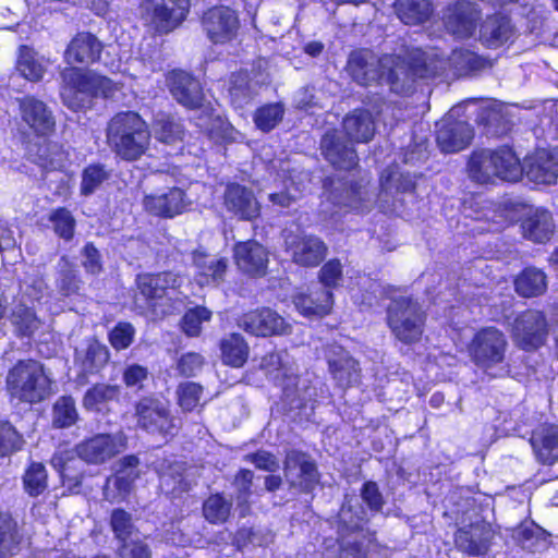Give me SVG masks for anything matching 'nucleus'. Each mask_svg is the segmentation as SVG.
I'll return each instance as SVG.
<instances>
[{"instance_id":"f257e3e1","label":"nucleus","mask_w":558,"mask_h":558,"mask_svg":"<svg viewBox=\"0 0 558 558\" xmlns=\"http://www.w3.org/2000/svg\"><path fill=\"white\" fill-rule=\"evenodd\" d=\"M53 380L45 365L36 360H19L4 378V391L11 405L33 407L48 400L53 392Z\"/></svg>"},{"instance_id":"f03ea898","label":"nucleus","mask_w":558,"mask_h":558,"mask_svg":"<svg viewBox=\"0 0 558 558\" xmlns=\"http://www.w3.org/2000/svg\"><path fill=\"white\" fill-rule=\"evenodd\" d=\"M167 81L170 92L178 102L186 108L201 110V113L194 118L199 129L211 137L235 140L231 135L232 128L219 116H215L209 106L203 104L204 96L198 81L183 71L171 72Z\"/></svg>"},{"instance_id":"7ed1b4c3","label":"nucleus","mask_w":558,"mask_h":558,"mask_svg":"<svg viewBox=\"0 0 558 558\" xmlns=\"http://www.w3.org/2000/svg\"><path fill=\"white\" fill-rule=\"evenodd\" d=\"M150 134L145 121L135 112L117 114L108 126V142L121 158L135 160L147 149Z\"/></svg>"},{"instance_id":"20e7f679","label":"nucleus","mask_w":558,"mask_h":558,"mask_svg":"<svg viewBox=\"0 0 558 558\" xmlns=\"http://www.w3.org/2000/svg\"><path fill=\"white\" fill-rule=\"evenodd\" d=\"M63 87L61 97L63 104L72 110L85 107L93 96L111 97L119 85L106 76L94 72L69 68L62 72Z\"/></svg>"},{"instance_id":"39448f33","label":"nucleus","mask_w":558,"mask_h":558,"mask_svg":"<svg viewBox=\"0 0 558 558\" xmlns=\"http://www.w3.org/2000/svg\"><path fill=\"white\" fill-rule=\"evenodd\" d=\"M468 170L471 179L480 183H488L495 178L514 182L522 177L521 162L508 147L473 153Z\"/></svg>"},{"instance_id":"423d86ee","label":"nucleus","mask_w":558,"mask_h":558,"mask_svg":"<svg viewBox=\"0 0 558 558\" xmlns=\"http://www.w3.org/2000/svg\"><path fill=\"white\" fill-rule=\"evenodd\" d=\"M425 316L417 302L409 298L392 300L387 310V323L393 336L404 344H413L423 335Z\"/></svg>"},{"instance_id":"0eeeda50","label":"nucleus","mask_w":558,"mask_h":558,"mask_svg":"<svg viewBox=\"0 0 558 558\" xmlns=\"http://www.w3.org/2000/svg\"><path fill=\"white\" fill-rule=\"evenodd\" d=\"M133 417L137 428L147 434L162 437L174 435L175 418L169 404L153 395L143 396L135 401Z\"/></svg>"},{"instance_id":"6e6552de","label":"nucleus","mask_w":558,"mask_h":558,"mask_svg":"<svg viewBox=\"0 0 558 558\" xmlns=\"http://www.w3.org/2000/svg\"><path fill=\"white\" fill-rule=\"evenodd\" d=\"M496 531L485 520H476L460 526L453 533L454 548L468 557H483L493 545Z\"/></svg>"},{"instance_id":"1a4fd4ad","label":"nucleus","mask_w":558,"mask_h":558,"mask_svg":"<svg viewBox=\"0 0 558 558\" xmlns=\"http://www.w3.org/2000/svg\"><path fill=\"white\" fill-rule=\"evenodd\" d=\"M475 56L470 51L454 50L447 60L440 58L436 52H423L421 50L413 51L409 64V70L417 77H434L439 75L449 63L457 70H464L473 65Z\"/></svg>"},{"instance_id":"9d476101","label":"nucleus","mask_w":558,"mask_h":558,"mask_svg":"<svg viewBox=\"0 0 558 558\" xmlns=\"http://www.w3.org/2000/svg\"><path fill=\"white\" fill-rule=\"evenodd\" d=\"M189 0H145L142 15L157 32L168 33L186 16Z\"/></svg>"},{"instance_id":"9b49d317","label":"nucleus","mask_w":558,"mask_h":558,"mask_svg":"<svg viewBox=\"0 0 558 558\" xmlns=\"http://www.w3.org/2000/svg\"><path fill=\"white\" fill-rule=\"evenodd\" d=\"M474 364L488 377L529 375L535 372L525 357H505V351H469Z\"/></svg>"},{"instance_id":"f8f14e48","label":"nucleus","mask_w":558,"mask_h":558,"mask_svg":"<svg viewBox=\"0 0 558 558\" xmlns=\"http://www.w3.org/2000/svg\"><path fill=\"white\" fill-rule=\"evenodd\" d=\"M142 205L149 215L160 218H174L189 210L192 202L183 190L171 187L163 192L145 195Z\"/></svg>"},{"instance_id":"ddd939ff","label":"nucleus","mask_w":558,"mask_h":558,"mask_svg":"<svg viewBox=\"0 0 558 558\" xmlns=\"http://www.w3.org/2000/svg\"><path fill=\"white\" fill-rule=\"evenodd\" d=\"M203 25L213 43L226 44L236 37L240 22L236 13L230 8L215 7L205 13Z\"/></svg>"},{"instance_id":"4468645a","label":"nucleus","mask_w":558,"mask_h":558,"mask_svg":"<svg viewBox=\"0 0 558 558\" xmlns=\"http://www.w3.org/2000/svg\"><path fill=\"white\" fill-rule=\"evenodd\" d=\"M122 444L109 433L95 434L85 438L75 447L80 459L88 464H102L121 452Z\"/></svg>"},{"instance_id":"2eb2a0df","label":"nucleus","mask_w":558,"mask_h":558,"mask_svg":"<svg viewBox=\"0 0 558 558\" xmlns=\"http://www.w3.org/2000/svg\"><path fill=\"white\" fill-rule=\"evenodd\" d=\"M294 469L300 470L299 482L296 484L299 490L304 494L313 493L320 481V473L316 462L311 459L308 453L300 449H291L286 452L283 471L287 475ZM290 486H295V483L292 482Z\"/></svg>"},{"instance_id":"dca6fc26","label":"nucleus","mask_w":558,"mask_h":558,"mask_svg":"<svg viewBox=\"0 0 558 558\" xmlns=\"http://www.w3.org/2000/svg\"><path fill=\"white\" fill-rule=\"evenodd\" d=\"M284 242L287 251L298 265L306 267L317 266L326 256L327 246L317 236L287 234Z\"/></svg>"},{"instance_id":"f3484780","label":"nucleus","mask_w":558,"mask_h":558,"mask_svg":"<svg viewBox=\"0 0 558 558\" xmlns=\"http://www.w3.org/2000/svg\"><path fill=\"white\" fill-rule=\"evenodd\" d=\"M239 324L247 332L258 337L283 335L290 329V325L270 308L246 313L241 317Z\"/></svg>"},{"instance_id":"a211bd4d","label":"nucleus","mask_w":558,"mask_h":558,"mask_svg":"<svg viewBox=\"0 0 558 558\" xmlns=\"http://www.w3.org/2000/svg\"><path fill=\"white\" fill-rule=\"evenodd\" d=\"M480 11L469 1H458L450 5L444 17L445 26L453 36L460 39L471 37L476 27Z\"/></svg>"},{"instance_id":"6ab92c4d","label":"nucleus","mask_w":558,"mask_h":558,"mask_svg":"<svg viewBox=\"0 0 558 558\" xmlns=\"http://www.w3.org/2000/svg\"><path fill=\"white\" fill-rule=\"evenodd\" d=\"M521 228L525 239L535 243H545L554 234L555 222L551 214L546 209L523 207Z\"/></svg>"},{"instance_id":"aec40b11","label":"nucleus","mask_w":558,"mask_h":558,"mask_svg":"<svg viewBox=\"0 0 558 558\" xmlns=\"http://www.w3.org/2000/svg\"><path fill=\"white\" fill-rule=\"evenodd\" d=\"M22 121L37 135H48L54 129V118L46 104L34 97L19 100Z\"/></svg>"},{"instance_id":"412c9836","label":"nucleus","mask_w":558,"mask_h":558,"mask_svg":"<svg viewBox=\"0 0 558 558\" xmlns=\"http://www.w3.org/2000/svg\"><path fill=\"white\" fill-rule=\"evenodd\" d=\"M137 288L147 300L172 299L181 287L182 278L172 272L143 274L137 277Z\"/></svg>"},{"instance_id":"4be33fe9","label":"nucleus","mask_w":558,"mask_h":558,"mask_svg":"<svg viewBox=\"0 0 558 558\" xmlns=\"http://www.w3.org/2000/svg\"><path fill=\"white\" fill-rule=\"evenodd\" d=\"M522 173L529 180L539 184H551L558 177V156L547 150H537L521 165Z\"/></svg>"},{"instance_id":"5701e85b","label":"nucleus","mask_w":558,"mask_h":558,"mask_svg":"<svg viewBox=\"0 0 558 558\" xmlns=\"http://www.w3.org/2000/svg\"><path fill=\"white\" fill-rule=\"evenodd\" d=\"M472 137V128L465 122H451L449 118H446L438 124L437 143L444 153H457L464 149Z\"/></svg>"},{"instance_id":"b1692460","label":"nucleus","mask_w":558,"mask_h":558,"mask_svg":"<svg viewBox=\"0 0 558 558\" xmlns=\"http://www.w3.org/2000/svg\"><path fill=\"white\" fill-rule=\"evenodd\" d=\"M296 311L307 318H320L328 315L333 304L332 293L319 288L308 292H298L293 295Z\"/></svg>"},{"instance_id":"393cba45","label":"nucleus","mask_w":558,"mask_h":558,"mask_svg":"<svg viewBox=\"0 0 558 558\" xmlns=\"http://www.w3.org/2000/svg\"><path fill=\"white\" fill-rule=\"evenodd\" d=\"M225 206L234 216L253 220L259 216L260 206L254 194L239 184L228 185L225 193Z\"/></svg>"},{"instance_id":"a878e982","label":"nucleus","mask_w":558,"mask_h":558,"mask_svg":"<svg viewBox=\"0 0 558 558\" xmlns=\"http://www.w3.org/2000/svg\"><path fill=\"white\" fill-rule=\"evenodd\" d=\"M238 267L252 276H263L268 264V252L256 241L238 243L234 247Z\"/></svg>"},{"instance_id":"bb28decb","label":"nucleus","mask_w":558,"mask_h":558,"mask_svg":"<svg viewBox=\"0 0 558 558\" xmlns=\"http://www.w3.org/2000/svg\"><path fill=\"white\" fill-rule=\"evenodd\" d=\"M374 191L368 184H355L345 189L340 194L332 195V202L345 211L355 214L369 213L375 205Z\"/></svg>"},{"instance_id":"cd10ccee","label":"nucleus","mask_w":558,"mask_h":558,"mask_svg":"<svg viewBox=\"0 0 558 558\" xmlns=\"http://www.w3.org/2000/svg\"><path fill=\"white\" fill-rule=\"evenodd\" d=\"M328 369L336 385L341 389L352 388L362 381L359 361L349 354H343V351L328 360Z\"/></svg>"},{"instance_id":"c85d7f7f","label":"nucleus","mask_w":558,"mask_h":558,"mask_svg":"<svg viewBox=\"0 0 558 558\" xmlns=\"http://www.w3.org/2000/svg\"><path fill=\"white\" fill-rule=\"evenodd\" d=\"M414 182L410 175L400 173L396 168L385 170L380 175L379 207L386 211H397L395 203L389 204L395 194L411 191Z\"/></svg>"},{"instance_id":"c756f323","label":"nucleus","mask_w":558,"mask_h":558,"mask_svg":"<svg viewBox=\"0 0 558 558\" xmlns=\"http://www.w3.org/2000/svg\"><path fill=\"white\" fill-rule=\"evenodd\" d=\"M546 331V320L538 311H527L517 317L513 325L514 337L523 343L538 347Z\"/></svg>"},{"instance_id":"7c9ffc66","label":"nucleus","mask_w":558,"mask_h":558,"mask_svg":"<svg viewBox=\"0 0 558 558\" xmlns=\"http://www.w3.org/2000/svg\"><path fill=\"white\" fill-rule=\"evenodd\" d=\"M514 35L510 20L505 15L487 17L480 28V39L488 48H498L507 44Z\"/></svg>"},{"instance_id":"2f4dec72","label":"nucleus","mask_w":558,"mask_h":558,"mask_svg":"<svg viewBox=\"0 0 558 558\" xmlns=\"http://www.w3.org/2000/svg\"><path fill=\"white\" fill-rule=\"evenodd\" d=\"M101 44L88 33L77 34L69 44L65 60L69 64H89L99 58Z\"/></svg>"},{"instance_id":"473e14b6","label":"nucleus","mask_w":558,"mask_h":558,"mask_svg":"<svg viewBox=\"0 0 558 558\" xmlns=\"http://www.w3.org/2000/svg\"><path fill=\"white\" fill-rule=\"evenodd\" d=\"M50 464L58 472L62 485L69 489H80L85 474L78 460L68 451L56 452Z\"/></svg>"},{"instance_id":"72a5a7b5","label":"nucleus","mask_w":558,"mask_h":558,"mask_svg":"<svg viewBox=\"0 0 558 558\" xmlns=\"http://www.w3.org/2000/svg\"><path fill=\"white\" fill-rule=\"evenodd\" d=\"M322 149L326 159L336 168L349 170L357 161L355 150L342 143L336 133H327L322 140Z\"/></svg>"},{"instance_id":"f704fd0d","label":"nucleus","mask_w":558,"mask_h":558,"mask_svg":"<svg viewBox=\"0 0 558 558\" xmlns=\"http://www.w3.org/2000/svg\"><path fill=\"white\" fill-rule=\"evenodd\" d=\"M22 541L17 520L9 510H0V558L17 555Z\"/></svg>"},{"instance_id":"c9c22d12","label":"nucleus","mask_w":558,"mask_h":558,"mask_svg":"<svg viewBox=\"0 0 558 558\" xmlns=\"http://www.w3.org/2000/svg\"><path fill=\"white\" fill-rule=\"evenodd\" d=\"M195 281L199 287L216 284L223 279L227 269L225 258L207 256L203 253H194Z\"/></svg>"},{"instance_id":"e433bc0d","label":"nucleus","mask_w":558,"mask_h":558,"mask_svg":"<svg viewBox=\"0 0 558 558\" xmlns=\"http://www.w3.org/2000/svg\"><path fill=\"white\" fill-rule=\"evenodd\" d=\"M376 63L377 61L371 52L355 51L350 54L347 68L354 81L361 85H368L386 75L384 71L379 72L375 68Z\"/></svg>"},{"instance_id":"4c0bfd02","label":"nucleus","mask_w":558,"mask_h":558,"mask_svg":"<svg viewBox=\"0 0 558 558\" xmlns=\"http://www.w3.org/2000/svg\"><path fill=\"white\" fill-rule=\"evenodd\" d=\"M343 130L351 142L366 143L375 133L372 114L366 110H354L343 119Z\"/></svg>"},{"instance_id":"58836bf2","label":"nucleus","mask_w":558,"mask_h":558,"mask_svg":"<svg viewBox=\"0 0 558 558\" xmlns=\"http://www.w3.org/2000/svg\"><path fill=\"white\" fill-rule=\"evenodd\" d=\"M532 446L542 464L553 465L558 461V426H544L532 440Z\"/></svg>"},{"instance_id":"ea45409f","label":"nucleus","mask_w":558,"mask_h":558,"mask_svg":"<svg viewBox=\"0 0 558 558\" xmlns=\"http://www.w3.org/2000/svg\"><path fill=\"white\" fill-rule=\"evenodd\" d=\"M232 502L222 492L209 494L202 504L204 519L213 525H221L230 520Z\"/></svg>"},{"instance_id":"a19ab883","label":"nucleus","mask_w":558,"mask_h":558,"mask_svg":"<svg viewBox=\"0 0 558 558\" xmlns=\"http://www.w3.org/2000/svg\"><path fill=\"white\" fill-rule=\"evenodd\" d=\"M48 471L44 463L32 461L22 475L24 492L33 498L43 495L48 489Z\"/></svg>"},{"instance_id":"79ce46f5","label":"nucleus","mask_w":558,"mask_h":558,"mask_svg":"<svg viewBox=\"0 0 558 558\" xmlns=\"http://www.w3.org/2000/svg\"><path fill=\"white\" fill-rule=\"evenodd\" d=\"M254 472L241 468L234 474L232 485L235 489V500L241 518L251 512V497L253 495Z\"/></svg>"},{"instance_id":"37998d69","label":"nucleus","mask_w":558,"mask_h":558,"mask_svg":"<svg viewBox=\"0 0 558 558\" xmlns=\"http://www.w3.org/2000/svg\"><path fill=\"white\" fill-rule=\"evenodd\" d=\"M120 392L118 385L97 383L85 391L82 403L87 411H99L101 405L117 401Z\"/></svg>"},{"instance_id":"c03bdc74","label":"nucleus","mask_w":558,"mask_h":558,"mask_svg":"<svg viewBox=\"0 0 558 558\" xmlns=\"http://www.w3.org/2000/svg\"><path fill=\"white\" fill-rule=\"evenodd\" d=\"M78 420L80 414L74 398L70 395L60 396L52 404V426L59 429L69 428Z\"/></svg>"},{"instance_id":"a18cd8bd","label":"nucleus","mask_w":558,"mask_h":558,"mask_svg":"<svg viewBox=\"0 0 558 558\" xmlns=\"http://www.w3.org/2000/svg\"><path fill=\"white\" fill-rule=\"evenodd\" d=\"M396 12L404 24H420L429 17L432 9L428 0H397Z\"/></svg>"},{"instance_id":"49530a36","label":"nucleus","mask_w":558,"mask_h":558,"mask_svg":"<svg viewBox=\"0 0 558 558\" xmlns=\"http://www.w3.org/2000/svg\"><path fill=\"white\" fill-rule=\"evenodd\" d=\"M47 61L33 49L22 47L17 60V70L28 81L37 82L43 78Z\"/></svg>"},{"instance_id":"de8ad7c7","label":"nucleus","mask_w":558,"mask_h":558,"mask_svg":"<svg viewBox=\"0 0 558 558\" xmlns=\"http://www.w3.org/2000/svg\"><path fill=\"white\" fill-rule=\"evenodd\" d=\"M546 287V275L536 268H526L515 280L517 292L525 298L542 294Z\"/></svg>"},{"instance_id":"09e8293b","label":"nucleus","mask_w":558,"mask_h":558,"mask_svg":"<svg viewBox=\"0 0 558 558\" xmlns=\"http://www.w3.org/2000/svg\"><path fill=\"white\" fill-rule=\"evenodd\" d=\"M153 132L158 141L166 144H174L182 141L184 134L182 124L175 121L174 118L166 114H160L155 119Z\"/></svg>"},{"instance_id":"8fccbe9b","label":"nucleus","mask_w":558,"mask_h":558,"mask_svg":"<svg viewBox=\"0 0 558 558\" xmlns=\"http://www.w3.org/2000/svg\"><path fill=\"white\" fill-rule=\"evenodd\" d=\"M24 445L22 434L8 420H0V459L20 451Z\"/></svg>"},{"instance_id":"3c124183","label":"nucleus","mask_w":558,"mask_h":558,"mask_svg":"<svg viewBox=\"0 0 558 558\" xmlns=\"http://www.w3.org/2000/svg\"><path fill=\"white\" fill-rule=\"evenodd\" d=\"M11 322L15 331L22 336L32 335L40 325V322L36 317L33 308L22 301L15 305L11 314Z\"/></svg>"},{"instance_id":"603ef678","label":"nucleus","mask_w":558,"mask_h":558,"mask_svg":"<svg viewBox=\"0 0 558 558\" xmlns=\"http://www.w3.org/2000/svg\"><path fill=\"white\" fill-rule=\"evenodd\" d=\"M66 153L58 143H44L39 146L36 162L44 169L57 170L64 167Z\"/></svg>"},{"instance_id":"864d4df0","label":"nucleus","mask_w":558,"mask_h":558,"mask_svg":"<svg viewBox=\"0 0 558 558\" xmlns=\"http://www.w3.org/2000/svg\"><path fill=\"white\" fill-rule=\"evenodd\" d=\"M203 392L204 388L198 383H181L177 388V399L179 407L183 412H193L199 405Z\"/></svg>"},{"instance_id":"5fc2aeb1","label":"nucleus","mask_w":558,"mask_h":558,"mask_svg":"<svg viewBox=\"0 0 558 558\" xmlns=\"http://www.w3.org/2000/svg\"><path fill=\"white\" fill-rule=\"evenodd\" d=\"M110 527L120 543L128 541L134 530L132 515L123 508H116L110 514Z\"/></svg>"},{"instance_id":"6e6d98bb","label":"nucleus","mask_w":558,"mask_h":558,"mask_svg":"<svg viewBox=\"0 0 558 558\" xmlns=\"http://www.w3.org/2000/svg\"><path fill=\"white\" fill-rule=\"evenodd\" d=\"M211 312L204 306H196L189 310L182 318V330L190 337L198 336L202 329V324L209 322Z\"/></svg>"},{"instance_id":"4d7b16f0","label":"nucleus","mask_w":558,"mask_h":558,"mask_svg":"<svg viewBox=\"0 0 558 558\" xmlns=\"http://www.w3.org/2000/svg\"><path fill=\"white\" fill-rule=\"evenodd\" d=\"M59 290L64 295L75 293L80 288V281L73 266L66 258L59 262V277L57 280Z\"/></svg>"},{"instance_id":"13d9d810","label":"nucleus","mask_w":558,"mask_h":558,"mask_svg":"<svg viewBox=\"0 0 558 558\" xmlns=\"http://www.w3.org/2000/svg\"><path fill=\"white\" fill-rule=\"evenodd\" d=\"M283 117V108L279 104H272L259 108L254 117L256 126L263 131L274 129Z\"/></svg>"},{"instance_id":"bf43d9fd","label":"nucleus","mask_w":558,"mask_h":558,"mask_svg":"<svg viewBox=\"0 0 558 558\" xmlns=\"http://www.w3.org/2000/svg\"><path fill=\"white\" fill-rule=\"evenodd\" d=\"M506 344L505 337L495 327H487L475 333L473 349H502Z\"/></svg>"},{"instance_id":"052dcab7","label":"nucleus","mask_w":558,"mask_h":558,"mask_svg":"<svg viewBox=\"0 0 558 558\" xmlns=\"http://www.w3.org/2000/svg\"><path fill=\"white\" fill-rule=\"evenodd\" d=\"M108 178L106 170L99 165L88 166L82 177L81 191L84 195H89L100 186Z\"/></svg>"},{"instance_id":"680f3d73","label":"nucleus","mask_w":558,"mask_h":558,"mask_svg":"<svg viewBox=\"0 0 558 558\" xmlns=\"http://www.w3.org/2000/svg\"><path fill=\"white\" fill-rule=\"evenodd\" d=\"M549 535L550 534L545 529L531 521L529 523H521L518 526L515 539L522 544H536L539 541H546Z\"/></svg>"},{"instance_id":"e2e57ef3","label":"nucleus","mask_w":558,"mask_h":558,"mask_svg":"<svg viewBox=\"0 0 558 558\" xmlns=\"http://www.w3.org/2000/svg\"><path fill=\"white\" fill-rule=\"evenodd\" d=\"M50 221L53 223L56 233L63 239H71L74 230V218L71 213L64 208H59L50 215Z\"/></svg>"},{"instance_id":"0e129e2a","label":"nucleus","mask_w":558,"mask_h":558,"mask_svg":"<svg viewBox=\"0 0 558 558\" xmlns=\"http://www.w3.org/2000/svg\"><path fill=\"white\" fill-rule=\"evenodd\" d=\"M204 365V357L195 351H187L178 361V372L181 376L194 377Z\"/></svg>"},{"instance_id":"69168bd1","label":"nucleus","mask_w":558,"mask_h":558,"mask_svg":"<svg viewBox=\"0 0 558 558\" xmlns=\"http://www.w3.org/2000/svg\"><path fill=\"white\" fill-rule=\"evenodd\" d=\"M361 497L371 511L380 512L383 510L385 500L376 482L366 481L362 485Z\"/></svg>"},{"instance_id":"338daca9","label":"nucleus","mask_w":558,"mask_h":558,"mask_svg":"<svg viewBox=\"0 0 558 558\" xmlns=\"http://www.w3.org/2000/svg\"><path fill=\"white\" fill-rule=\"evenodd\" d=\"M135 330L129 323H119L109 333V340L114 349H125L133 342Z\"/></svg>"},{"instance_id":"774afa93","label":"nucleus","mask_w":558,"mask_h":558,"mask_svg":"<svg viewBox=\"0 0 558 558\" xmlns=\"http://www.w3.org/2000/svg\"><path fill=\"white\" fill-rule=\"evenodd\" d=\"M118 553L120 558H151L149 546L141 539L120 543Z\"/></svg>"}]
</instances>
